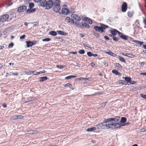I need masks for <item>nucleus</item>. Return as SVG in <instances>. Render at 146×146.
Instances as JSON below:
<instances>
[{
	"label": "nucleus",
	"instance_id": "nucleus-21",
	"mask_svg": "<svg viewBox=\"0 0 146 146\" xmlns=\"http://www.w3.org/2000/svg\"><path fill=\"white\" fill-rule=\"evenodd\" d=\"M48 79V77L46 76H44L40 77L39 78V81L40 82H42Z\"/></svg>",
	"mask_w": 146,
	"mask_h": 146
},
{
	"label": "nucleus",
	"instance_id": "nucleus-63",
	"mask_svg": "<svg viewBox=\"0 0 146 146\" xmlns=\"http://www.w3.org/2000/svg\"><path fill=\"white\" fill-rule=\"evenodd\" d=\"M79 35L81 37H83L84 36V35L82 33H79Z\"/></svg>",
	"mask_w": 146,
	"mask_h": 146
},
{
	"label": "nucleus",
	"instance_id": "nucleus-43",
	"mask_svg": "<svg viewBox=\"0 0 146 146\" xmlns=\"http://www.w3.org/2000/svg\"><path fill=\"white\" fill-rule=\"evenodd\" d=\"M50 40V39L49 38H46L42 39L43 41H49Z\"/></svg>",
	"mask_w": 146,
	"mask_h": 146
},
{
	"label": "nucleus",
	"instance_id": "nucleus-42",
	"mask_svg": "<svg viewBox=\"0 0 146 146\" xmlns=\"http://www.w3.org/2000/svg\"><path fill=\"white\" fill-rule=\"evenodd\" d=\"M121 84L123 85H127V84L126 83V82L124 80H119V82H121Z\"/></svg>",
	"mask_w": 146,
	"mask_h": 146
},
{
	"label": "nucleus",
	"instance_id": "nucleus-38",
	"mask_svg": "<svg viewBox=\"0 0 146 146\" xmlns=\"http://www.w3.org/2000/svg\"><path fill=\"white\" fill-rule=\"evenodd\" d=\"M79 53L80 54H83L85 53V51L84 50H80L78 51Z\"/></svg>",
	"mask_w": 146,
	"mask_h": 146
},
{
	"label": "nucleus",
	"instance_id": "nucleus-7",
	"mask_svg": "<svg viewBox=\"0 0 146 146\" xmlns=\"http://www.w3.org/2000/svg\"><path fill=\"white\" fill-rule=\"evenodd\" d=\"M27 9L26 6L23 5L19 7L17 9V12L19 13H21L25 11Z\"/></svg>",
	"mask_w": 146,
	"mask_h": 146
},
{
	"label": "nucleus",
	"instance_id": "nucleus-58",
	"mask_svg": "<svg viewBox=\"0 0 146 146\" xmlns=\"http://www.w3.org/2000/svg\"><path fill=\"white\" fill-rule=\"evenodd\" d=\"M146 130L145 129H140L141 132H144L146 131Z\"/></svg>",
	"mask_w": 146,
	"mask_h": 146
},
{
	"label": "nucleus",
	"instance_id": "nucleus-59",
	"mask_svg": "<svg viewBox=\"0 0 146 146\" xmlns=\"http://www.w3.org/2000/svg\"><path fill=\"white\" fill-rule=\"evenodd\" d=\"M82 79L83 80H85V82H87V81L88 80V78H82Z\"/></svg>",
	"mask_w": 146,
	"mask_h": 146
},
{
	"label": "nucleus",
	"instance_id": "nucleus-11",
	"mask_svg": "<svg viewBox=\"0 0 146 146\" xmlns=\"http://www.w3.org/2000/svg\"><path fill=\"white\" fill-rule=\"evenodd\" d=\"M94 28L97 32L102 33L104 31L102 29L100 26V27H98V26H94Z\"/></svg>",
	"mask_w": 146,
	"mask_h": 146
},
{
	"label": "nucleus",
	"instance_id": "nucleus-52",
	"mask_svg": "<svg viewBox=\"0 0 146 146\" xmlns=\"http://www.w3.org/2000/svg\"><path fill=\"white\" fill-rule=\"evenodd\" d=\"M41 74V71H40L39 72H36V74H33V75H38V74Z\"/></svg>",
	"mask_w": 146,
	"mask_h": 146
},
{
	"label": "nucleus",
	"instance_id": "nucleus-20",
	"mask_svg": "<svg viewBox=\"0 0 146 146\" xmlns=\"http://www.w3.org/2000/svg\"><path fill=\"white\" fill-rule=\"evenodd\" d=\"M100 25L101 26V27L102 28V29L104 31V30H105L106 29L109 27L108 26L106 25L103 23H100Z\"/></svg>",
	"mask_w": 146,
	"mask_h": 146
},
{
	"label": "nucleus",
	"instance_id": "nucleus-49",
	"mask_svg": "<svg viewBox=\"0 0 146 146\" xmlns=\"http://www.w3.org/2000/svg\"><path fill=\"white\" fill-rule=\"evenodd\" d=\"M28 133L29 134H33V130H30L27 131Z\"/></svg>",
	"mask_w": 146,
	"mask_h": 146
},
{
	"label": "nucleus",
	"instance_id": "nucleus-2",
	"mask_svg": "<svg viewBox=\"0 0 146 146\" xmlns=\"http://www.w3.org/2000/svg\"><path fill=\"white\" fill-rule=\"evenodd\" d=\"M51 8L53 7V11L56 13H58L61 9L60 6L61 1L60 0H51Z\"/></svg>",
	"mask_w": 146,
	"mask_h": 146
},
{
	"label": "nucleus",
	"instance_id": "nucleus-32",
	"mask_svg": "<svg viewBox=\"0 0 146 146\" xmlns=\"http://www.w3.org/2000/svg\"><path fill=\"white\" fill-rule=\"evenodd\" d=\"M11 120H15L17 119L16 115H13L11 116Z\"/></svg>",
	"mask_w": 146,
	"mask_h": 146
},
{
	"label": "nucleus",
	"instance_id": "nucleus-54",
	"mask_svg": "<svg viewBox=\"0 0 146 146\" xmlns=\"http://www.w3.org/2000/svg\"><path fill=\"white\" fill-rule=\"evenodd\" d=\"M38 132V131L37 130H33V134H36Z\"/></svg>",
	"mask_w": 146,
	"mask_h": 146
},
{
	"label": "nucleus",
	"instance_id": "nucleus-37",
	"mask_svg": "<svg viewBox=\"0 0 146 146\" xmlns=\"http://www.w3.org/2000/svg\"><path fill=\"white\" fill-rule=\"evenodd\" d=\"M112 38L113 40L115 41V42H117L119 40L118 38H117L115 36H112Z\"/></svg>",
	"mask_w": 146,
	"mask_h": 146
},
{
	"label": "nucleus",
	"instance_id": "nucleus-39",
	"mask_svg": "<svg viewBox=\"0 0 146 146\" xmlns=\"http://www.w3.org/2000/svg\"><path fill=\"white\" fill-rule=\"evenodd\" d=\"M70 20H71L70 18L69 17H67L66 18V19L65 20V21H67L68 22L70 23V22H71V21H70Z\"/></svg>",
	"mask_w": 146,
	"mask_h": 146
},
{
	"label": "nucleus",
	"instance_id": "nucleus-1",
	"mask_svg": "<svg viewBox=\"0 0 146 146\" xmlns=\"http://www.w3.org/2000/svg\"><path fill=\"white\" fill-rule=\"evenodd\" d=\"M120 117L116 116L114 117L107 118L104 120L103 122L99 123L97 125L99 129H107L110 128L113 125V123L116 122L119 120Z\"/></svg>",
	"mask_w": 146,
	"mask_h": 146
},
{
	"label": "nucleus",
	"instance_id": "nucleus-5",
	"mask_svg": "<svg viewBox=\"0 0 146 146\" xmlns=\"http://www.w3.org/2000/svg\"><path fill=\"white\" fill-rule=\"evenodd\" d=\"M121 126H122V124L120 123L119 122L116 123H113V125L111 128L112 129L116 128H120Z\"/></svg>",
	"mask_w": 146,
	"mask_h": 146
},
{
	"label": "nucleus",
	"instance_id": "nucleus-8",
	"mask_svg": "<svg viewBox=\"0 0 146 146\" xmlns=\"http://www.w3.org/2000/svg\"><path fill=\"white\" fill-rule=\"evenodd\" d=\"M127 3L125 2H123L121 7V11L123 12H125L127 9Z\"/></svg>",
	"mask_w": 146,
	"mask_h": 146
},
{
	"label": "nucleus",
	"instance_id": "nucleus-16",
	"mask_svg": "<svg viewBox=\"0 0 146 146\" xmlns=\"http://www.w3.org/2000/svg\"><path fill=\"white\" fill-rule=\"evenodd\" d=\"M115 65L118 70H121L122 68V66L119 63H115Z\"/></svg>",
	"mask_w": 146,
	"mask_h": 146
},
{
	"label": "nucleus",
	"instance_id": "nucleus-29",
	"mask_svg": "<svg viewBox=\"0 0 146 146\" xmlns=\"http://www.w3.org/2000/svg\"><path fill=\"white\" fill-rule=\"evenodd\" d=\"M107 54L110 55L113 57H115L116 56V55L114 53L111 52V51H109L106 53Z\"/></svg>",
	"mask_w": 146,
	"mask_h": 146
},
{
	"label": "nucleus",
	"instance_id": "nucleus-51",
	"mask_svg": "<svg viewBox=\"0 0 146 146\" xmlns=\"http://www.w3.org/2000/svg\"><path fill=\"white\" fill-rule=\"evenodd\" d=\"M143 22L144 23V25H146V18H145L143 17Z\"/></svg>",
	"mask_w": 146,
	"mask_h": 146
},
{
	"label": "nucleus",
	"instance_id": "nucleus-10",
	"mask_svg": "<svg viewBox=\"0 0 146 146\" xmlns=\"http://www.w3.org/2000/svg\"><path fill=\"white\" fill-rule=\"evenodd\" d=\"M9 15L7 14L3 15L0 18V21L2 22H5L8 19Z\"/></svg>",
	"mask_w": 146,
	"mask_h": 146
},
{
	"label": "nucleus",
	"instance_id": "nucleus-62",
	"mask_svg": "<svg viewBox=\"0 0 146 146\" xmlns=\"http://www.w3.org/2000/svg\"><path fill=\"white\" fill-rule=\"evenodd\" d=\"M71 78V76H68L65 77V78L67 79H70Z\"/></svg>",
	"mask_w": 146,
	"mask_h": 146
},
{
	"label": "nucleus",
	"instance_id": "nucleus-12",
	"mask_svg": "<svg viewBox=\"0 0 146 146\" xmlns=\"http://www.w3.org/2000/svg\"><path fill=\"white\" fill-rule=\"evenodd\" d=\"M109 31L113 36L116 35L117 33L118 35L119 33L120 32L116 29H113L112 30H110Z\"/></svg>",
	"mask_w": 146,
	"mask_h": 146
},
{
	"label": "nucleus",
	"instance_id": "nucleus-15",
	"mask_svg": "<svg viewBox=\"0 0 146 146\" xmlns=\"http://www.w3.org/2000/svg\"><path fill=\"white\" fill-rule=\"evenodd\" d=\"M82 20L84 21L87 22L88 23L90 24L92 23V20L89 18L84 17V19H82Z\"/></svg>",
	"mask_w": 146,
	"mask_h": 146
},
{
	"label": "nucleus",
	"instance_id": "nucleus-50",
	"mask_svg": "<svg viewBox=\"0 0 146 146\" xmlns=\"http://www.w3.org/2000/svg\"><path fill=\"white\" fill-rule=\"evenodd\" d=\"M96 93L94 94H91L90 95H84V96L85 97H86V96H94L95 95H96Z\"/></svg>",
	"mask_w": 146,
	"mask_h": 146
},
{
	"label": "nucleus",
	"instance_id": "nucleus-22",
	"mask_svg": "<svg viewBox=\"0 0 146 146\" xmlns=\"http://www.w3.org/2000/svg\"><path fill=\"white\" fill-rule=\"evenodd\" d=\"M96 130V128L95 127H92L86 129V131L89 132H90L95 131Z\"/></svg>",
	"mask_w": 146,
	"mask_h": 146
},
{
	"label": "nucleus",
	"instance_id": "nucleus-24",
	"mask_svg": "<svg viewBox=\"0 0 146 146\" xmlns=\"http://www.w3.org/2000/svg\"><path fill=\"white\" fill-rule=\"evenodd\" d=\"M58 33L60 35L64 36H66L67 35V33H66L64 32L61 31H57Z\"/></svg>",
	"mask_w": 146,
	"mask_h": 146
},
{
	"label": "nucleus",
	"instance_id": "nucleus-48",
	"mask_svg": "<svg viewBox=\"0 0 146 146\" xmlns=\"http://www.w3.org/2000/svg\"><path fill=\"white\" fill-rule=\"evenodd\" d=\"M95 36L97 38H99L100 36L99 34L97 33H96L94 34Z\"/></svg>",
	"mask_w": 146,
	"mask_h": 146
},
{
	"label": "nucleus",
	"instance_id": "nucleus-30",
	"mask_svg": "<svg viewBox=\"0 0 146 146\" xmlns=\"http://www.w3.org/2000/svg\"><path fill=\"white\" fill-rule=\"evenodd\" d=\"M82 27H87L88 28H90V26L88 24L86 23H82Z\"/></svg>",
	"mask_w": 146,
	"mask_h": 146
},
{
	"label": "nucleus",
	"instance_id": "nucleus-19",
	"mask_svg": "<svg viewBox=\"0 0 146 146\" xmlns=\"http://www.w3.org/2000/svg\"><path fill=\"white\" fill-rule=\"evenodd\" d=\"M36 10V9L34 8L33 9H27L26 11L27 13V14H30L31 13H33Z\"/></svg>",
	"mask_w": 146,
	"mask_h": 146
},
{
	"label": "nucleus",
	"instance_id": "nucleus-35",
	"mask_svg": "<svg viewBox=\"0 0 146 146\" xmlns=\"http://www.w3.org/2000/svg\"><path fill=\"white\" fill-rule=\"evenodd\" d=\"M34 6V3H29V7L30 8L32 9Z\"/></svg>",
	"mask_w": 146,
	"mask_h": 146
},
{
	"label": "nucleus",
	"instance_id": "nucleus-13",
	"mask_svg": "<svg viewBox=\"0 0 146 146\" xmlns=\"http://www.w3.org/2000/svg\"><path fill=\"white\" fill-rule=\"evenodd\" d=\"M61 11L62 14L67 15L69 14L70 11L67 8H63L62 9Z\"/></svg>",
	"mask_w": 146,
	"mask_h": 146
},
{
	"label": "nucleus",
	"instance_id": "nucleus-45",
	"mask_svg": "<svg viewBox=\"0 0 146 146\" xmlns=\"http://www.w3.org/2000/svg\"><path fill=\"white\" fill-rule=\"evenodd\" d=\"M92 54L91 52H88L87 53V55L89 56V57H91L92 56Z\"/></svg>",
	"mask_w": 146,
	"mask_h": 146
},
{
	"label": "nucleus",
	"instance_id": "nucleus-3",
	"mask_svg": "<svg viewBox=\"0 0 146 146\" xmlns=\"http://www.w3.org/2000/svg\"><path fill=\"white\" fill-rule=\"evenodd\" d=\"M51 3V0H48V1L46 0H41L40 4L42 7H45L46 9H49L51 8L52 5Z\"/></svg>",
	"mask_w": 146,
	"mask_h": 146
},
{
	"label": "nucleus",
	"instance_id": "nucleus-4",
	"mask_svg": "<svg viewBox=\"0 0 146 146\" xmlns=\"http://www.w3.org/2000/svg\"><path fill=\"white\" fill-rule=\"evenodd\" d=\"M71 17L72 18V19H71V23H72L73 24H74L75 23L74 21H79L81 20L80 17L79 15L76 14H72Z\"/></svg>",
	"mask_w": 146,
	"mask_h": 146
},
{
	"label": "nucleus",
	"instance_id": "nucleus-26",
	"mask_svg": "<svg viewBox=\"0 0 146 146\" xmlns=\"http://www.w3.org/2000/svg\"><path fill=\"white\" fill-rule=\"evenodd\" d=\"M112 73L116 75H121V74L116 70H112Z\"/></svg>",
	"mask_w": 146,
	"mask_h": 146
},
{
	"label": "nucleus",
	"instance_id": "nucleus-53",
	"mask_svg": "<svg viewBox=\"0 0 146 146\" xmlns=\"http://www.w3.org/2000/svg\"><path fill=\"white\" fill-rule=\"evenodd\" d=\"M25 37V35H23L22 36H21L20 37V39H24Z\"/></svg>",
	"mask_w": 146,
	"mask_h": 146
},
{
	"label": "nucleus",
	"instance_id": "nucleus-40",
	"mask_svg": "<svg viewBox=\"0 0 146 146\" xmlns=\"http://www.w3.org/2000/svg\"><path fill=\"white\" fill-rule=\"evenodd\" d=\"M140 96L142 98L146 100V95L144 94H140Z\"/></svg>",
	"mask_w": 146,
	"mask_h": 146
},
{
	"label": "nucleus",
	"instance_id": "nucleus-34",
	"mask_svg": "<svg viewBox=\"0 0 146 146\" xmlns=\"http://www.w3.org/2000/svg\"><path fill=\"white\" fill-rule=\"evenodd\" d=\"M76 21L75 22L74 24H75L76 25L77 27H79L81 28H82V26L81 25H80L79 23H77Z\"/></svg>",
	"mask_w": 146,
	"mask_h": 146
},
{
	"label": "nucleus",
	"instance_id": "nucleus-36",
	"mask_svg": "<svg viewBox=\"0 0 146 146\" xmlns=\"http://www.w3.org/2000/svg\"><path fill=\"white\" fill-rule=\"evenodd\" d=\"M65 65L64 66H62V65H57L56 66V67L57 68H58L61 69L63 68L64 67H65Z\"/></svg>",
	"mask_w": 146,
	"mask_h": 146
},
{
	"label": "nucleus",
	"instance_id": "nucleus-41",
	"mask_svg": "<svg viewBox=\"0 0 146 146\" xmlns=\"http://www.w3.org/2000/svg\"><path fill=\"white\" fill-rule=\"evenodd\" d=\"M107 103V102H104L102 103L101 104H100V107L103 108L106 105V104Z\"/></svg>",
	"mask_w": 146,
	"mask_h": 146
},
{
	"label": "nucleus",
	"instance_id": "nucleus-18",
	"mask_svg": "<svg viewBox=\"0 0 146 146\" xmlns=\"http://www.w3.org/2000/svg\"><path fill=\"white\" fill-rule=\"evenodd\" d=\"M126 120L127 119L126 117H122L120 121L119 122L121 124H124L126 121Z\"/></svg>",
	"mask_w": 146,
	"mask_h": 146
},
{
	"label": "nucleus",
	"instance_id": "nucleus-60",
	"mask_svg": "<svg viewBox=\"0 0 146 146\" xmlns=\"http://www.w3.org/2000/svg\"><path fill=\"white\" fill-rule=\"evenodd\" d=\"M83 45L84 46V47H86L89 48H90V49L91 48V47L90 46H87V45L86 43H84L83 44Z\"/></svg>",
	"mask_w": 146,
	"mask_h": 146
},
{
	"label": "nucleus",
	"instance_id": "nucleus-17",
	"mask_svg": "<svg viewBox=\"0 0 146 146\" xmlns=\"http://www.w3.org/2000/svg\"><path fill=\"white\" fill-rule=\"evenodd\" d=\"M123 78L124 79L125 81L126 82V83L127 84H128V83L131 81V78L130 77H123Z\"/></svg>",
	"mask_w": 146,
	"mask_h": 146
},
{
	"label": "nucleus",
	"instance_id": "nucleus-46",
	"mask_svg": "<svg viewBox=\"0 0 146 146\" xmlns=\"http://www.w3.org/2000/svg\"><path fill=\"white\" fill-rule=\"evenodd\" d=\"M14 44L13 42H11L10 43L8 46L9 48H12Z\"/></svg>",
	"mask_w": 146,
	"mask_h": 146
},
{
	"label": "nucleus",
	"instance_id": "nucleus-28",
	"mask_svg": "<svg viewBox=\"0 0 146 146\" xmlns=\"http://www.w3.org/2000/svg\"><path fill=\"white\" fill-rule=\"evenodd\" d=\"M49 34L53 36H55L57 35V34L55 31H51L49 32Z\"/></svg>",
	"mask_w": 146,
	"mask_h": 146
},
{
	"label": "nucleus",
	"instance_id": "nucleus-56",
	"mask_svg": "<svg viewBox=\"0 0 146 146\" xmlns=\"http://www.w3.org/2000/svg\"><path fill=\"white\" fill-rule=\"evenodd\" d=\"M113 19L112 17H110L109 18L108 21L111 22V21H113Z\"/></svg>",
	"mask_w": 146,
	"mask_h": 146
},
{
	"label": "nucleus",
	"instance_id": "nucleus-64",
	"mask_svg": "<svg viewBox=\"0 0 146 146\" xmlns=\"http://www.w3.org/2000/svg\"><path fill=\"white\" fill-rule=\"evenodd\" d=\"M12 75L17 76L18 75V73L17 72H15V73H12Z\"/></svg>",
	"mask_w": 146,
	"mask_h": 146
},
{
	"label": "nucleus",
	"instance_id": "nucleus-14",
	"mask_svg": "<svg viewBox=\"0 0 146 146\" xmlns=\"http://www.w3.org/2000/svg\"><path fill=\"white\" fill-rule=\"evenodd\" d=\"M121 54L123 56H125L131 58H133L135 57L134 55L131 53L125 54L124 53H121Z\"/></svg>",
	"mask_w": 146,
	"mask_h": 146
},
{
	"label": "nucleus",
	"instance_id": "nucleus-23",
	"mask_svg": "<svg viewBox=\"0 0 146 146\" xmlns=\"http://www.w3.org/2000/svg\"><path fill=\"white\" fill-rule=\"evenodd\" d=\"M132 42L136 43L137 44H139L141 45H142L143 43V42L139 41L136 40H132Z\"/></svg>",
	"mask_w": 146,
	"mask_h": 146
},
{
	"label": "nucleus",
	"instance_id": "nucleus-44",
	"mask_svg": "<svg viewBox=\"0 0 146 146\" xmlns=\"http://www.w3.org/2000/svg\"><path fill=\"white\" fill-rule=\"evenodd\" d=\"M136 82L135 81H130V82H129V84H136Z\"/></svg>",
	"mask_w": 146,
	"mask_h": 146
},
{
	"label": "nucleus",
	"instance_id": "nucleus-61",
	"mask_svg": "<svg viewBox=\"0 0 146 146\" xmlns=\"http://www.w3.org/2000/svg\"><path fill=\"white\" fill-rule=\"evenodd\" d=\"M13 4V3L11 2H9L7 4V5L8 6H10L11 5Z\"/></svg>",
	"mask_w": 146,
	"mask_h": 146
},
{
	"label": "nucleus",
	"instance_id": "nucleus-9",
	"mask_svg": "<svg viewBox=\"0 0 146 146\" xmlns=\"http://www.w3.org/2000/svg\"><path fill=\"white\" fill-rule=\"evenodd\" d=\"M26 42L27 43V47H31L35 44L36 43V41L35 40H34L33 41H26Z\"/></svg>",
	"mask_w": 146,
	"mask_h": 146
},
{
	"label": "nucleus",
	"instance_id": "nucleus-57",
	"mask_svg": "<svg viewBox=\"0 0 146 146\" xmlns=\"http://www.w3.org/2000/svg\"><path fill=\"white\" fill-rule=\"evenodd\" d=\"M69 87L70 89H72V90H73L74 89V88L72 87V85L71 84H70V85H69Z\"/></svg>",
	"mask_w": 146,
	"mask_h": 146
},
{
	"label": "nucleus",
	"instance_id": "nucleus-55",
	"mask_svg": "<svg viewBox=\"0 0 146 146\" xmlns=\"http://www.w3.org/2000/svg\"><path fill=\"white\" fill-rule=\"evenodd\" d=\"M104 38L107 40L110 39V38L106 35L104 36Z\"/></svg>",
	"mask_w": 146,
	"mask_h": 146
},
{
	"label": "nucleus",
	"instance_id": "nucleus-47",
	"mask_svg": "<svg viewBox=\"0 0 146 146\" xmlns=\"http://www.w3.org/2000/svg\"><path fill=\"white\" fill-rule=\"evenodd\" d=\"M30 0H23L25 4H27L30 1Z\"/></svg>",
	"mask_w": 146,
	"mask_h": 146
},
{
	"label": "nucleus",
	"instance_id": "nucleus-6",
	"mask_svg": "<svg viewBox=\"0 0 146 146\" xmlns=\"http://www.w3.org/2000/svg\"><path fill=\"white\" fill-rule=\"evenodd\" d=\"M119 36L122 39L124 40H128V36H127L123 34L122 33L119 32ZM129 37L131 39H132V38L130 37L129 36Z\"/></svg>",
	"mask_w": 146,
	"mask_h": 146
},
{
	"label": "nucleus",
	"instance_id": "nucleus-25",
	"mask_svg": "<svg viewBox=\"0 0 146 146\" xmlns=\"http://www.w3.org/2000/svg\"><path fill=\"white\" fill-rule=\"evenodd\" d=\"M118 58L119 59V60L121 61V62H123L124 63L126 62V60L122 57L120 56H118Z\"/></svg>",
	"mask_w": 146,
	"mask_h": 146
},
{
	"label": "nucleus",
	"instance_id": "nucleus-27",
	"mask_svg": "<svg viewBox=\"0 0 146 146\" xmlns=\"http://www.w3.org/2000/svg\"><path fill=\"white\" fill-rule=\"evenodd\" d=\"M34 100V98H32L31 97H29L26 99L25 102V103H28L30 102L32 100Z\"/></svg>",
	"mask_w": 146,
	"mask_h": 146
},
{
	"label": "nucleus",
	"instance_id": "nucleus-33",
	"mask_svg": "<svg viewBox=\"0 0 146 146\" xmlns=\"http://www.w3.org/2000/svg\"><path fill=\"white\" fill-rule=\"evenodd\" d=\"M17 117V119H22L24 118V116L23 115H16Z\"/></svg>",
	"mask_w": 146,
	"mask_h": 146
},
{
	"label": "nucleus",
	"instance_id": "nucleus-31",
	"mask_svg": "<svg viewBox=\"0 0 146 146\" xmlns=\"http://www.w3.org/2000/svg\"><path fill=\"white\" fill-rule=\"evenodd\" d=\"M133 13L132 11H129L127 12V15L129 17H131L132 16Z\"/></svg>",
	"mask_w": 146,
	"mask_h": 146
}]
</instances>
